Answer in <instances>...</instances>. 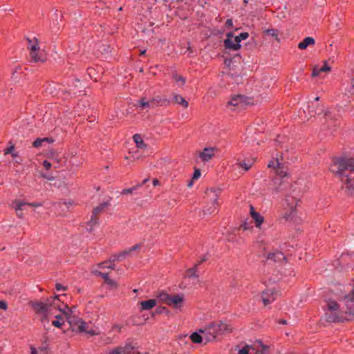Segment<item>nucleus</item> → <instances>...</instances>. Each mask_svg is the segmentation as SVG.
Listing matches in <instances>:
<instances>
[{"label": "nucleus", "mask_w": 354, "mask_h": 354, "mask_svg": "<svg viewBox=\"0 0 354 354\" xmlns=\"http://www.w3.org/2000/svg\"><path fill=\"white\" fill-rule=\"evenodd\" d=\"M218 149L216 147H205L198 153V158L203 162H209L214 156Z\"/></svg>", "instance_id": "12"}, {"label": "nucleus", "mask_w": 354, "mask_h": 354, "mask_svg": "<svg viewBox=\"0 0 354 354\" xmlns=\"http://www.w3.org/2000/svg\"><path fill=\"white\" fill-rule=\"evenodd\" d=\"M251 216L254 220L256 226L259 227L260 225L263 222V218L258 212H251Z\"/></svg>", "instance_id": "31"}, {"label": "nucleus", "mask_w": 354, "mask_h": 354, "mask_svg": "<svg viewBox=\"0 0 354 354\" xmlns=\"http://www.w3.org/2000/svg\"><path fill=\"white\" fill-rule=\"evenodd\" d=\"M53 142L54 140L49 138H37L33 142L32 145L35 148H39L43 146L44 143L45 142L51 143Z\"/></svg>", "instance_id": "23"}, {"label": "nucleus", "mask_w": 354, "mask_h": 354, "mask_svg": "<svg viewBox=\"0 0 354 354\" xmlns=\"http://www.w3.org/2000/svg\"><path fill=\"white\" fill-rule=\"evenodd\" d=\"M141 310H147L153 308L156 305V299L142 301L140 303Z\"/></svg>", "instance_id": "19"}, {"label": "nucleus", "mask_w": 354, "mask_h": 354, "mask_svg": "<svg viewBox=\"0 0 354 354\" xmlns=\"http://www.w3.org/2000/svg\"><path fill=\"white\" fill-rule=\"evenodd\" d=\"M14 151V145H10L9 147L6 149L4 150V154L7 155L8 153H12V152Z\"/></svg>", "instance_id": "45"}, {"label": "nucleus", "mask_w": 354, "mask_h": 354, "mask_svg": "<svg viewBox=\"0 0 354 354\" xmlns=\"http://www.w3.org/2000/svg\"><path fill=\"white\" fill-rule=\"evenodd\" d=\"M173 100L175 103L180 104L185 108L188 106L187 101H186L185 99L180 95L174 94Z\"/></svg>", "instance_id": "26"}, {"label": "nucleus", "mask_w": 354, "mask_h": 354, "mask_svg": "<svg viewBox=\"0 0 354 354\" xmlns=\"http://www.w3.org/2000/svg\"><path fill=\"white\" fill-rule=\"evenodd\" d=\"M201 176V171L199 169H196L194 173L193 179H198Z\"/></svg>", "instance_id": "48"}, {"label": "nucleus", "mask_w": 354, "mask_h": 354, "mask_svg": "<svg viewBox=\"0 0 354 354\" xmlns=\"http://www.w3.org/2000/svg\"><path fill=\"white\" fill-rule=\"evenodd\" d=\"M69 313H72V310L68 308V310H66V313H64L69 324L71 326L75 325V326H77V329L80 332L86 333V331L87 330L86 323L81 319H78L74 316H72L71 314H69Z\"/></svg>", "instance_id": "10"}, {"label": "nucleus", "mask_w": 354, "mask_h": 354, "mask_svg": "<svg viewBox=\"0 0 354 354\" xmlns=\"http://www.w3.org/2000/svg\"><path fill=\"white\" fill-rule=\"evenodd\" d=\"M64 315H55V318H56V320H54L52 322V324L57 327V328H60L63 324L64 323V317L66 318L65 314L63 313Z\"/></svg>", "instance_id": "27"}, {"label": "nucleus", "mask_w": 354, "mask_h": 354, "mask_svg": "<svg viewBox=\"0 0 354 354\" xmlns=\"http://www.w3.org/2000/svg\"><path fill=\"white\" fill-rule=\"evenodd\" d=\"M319 71L322 72H328L330 71V67L327 64L326 61H324V64L322 67L319 68Z\"/></svg>", "instance_id": "41"}, {"label": "nucleus", "mask_w": 354, "mask_h": 354, "mask_svg": "<svg viewBox=\"0 0 354 354\" xmlns=\"http://www.w3.org/2000/svg\"><path fill=\"white\" fill-rule=\"evenodd\" d=\"M190 339L194 343L200 344L205 342L204 336L201 335L197 333H194L190 335Z\"/></svg>", "instance_id": "28"}, {"label": "nucleus", "mask_w": 354, "mask_h": 354, "mask_svg": "<svg viewBox=\"0 0 354 354\" xmlns=\"http://www.w3.org/2000/svg\"><path fill=\"white\" fill-rule=\"evenodd\" d=\"M151 103H153L154 106H156V105L163 106V105L168 104L169 101H167L166 99L162 98L160 96H156L151 100Z\"/></svg>", "instance_id": "29"}, {"label": "nucleus", "mask_w": 354, "mask_h": 354, "mask_svg": "<svg viewBox=\"0 0 354 354\" xmlns=\"http://www.w3.org/2000/svg\"><path fill=\"white\" fill-rule=\"evenodd\" d=\"M136 190V187H132L129 189H124L122 191V194H132L134 191Z\"/></svg>", "instance_id": "42"}, {"label": "nucleus", "mask_w": 354, "mask_h": 354, "mask_svg": "<svg viewBox=\"0 0 354 354\" xmlns=\"http://www.w3.org/2000/svg\"><path fill=\"white\" fill-rule=\"evenodd\" d=\"M148 180H149L148 178L143 180V181L142 182V185H145V183H147V182H148Z\"/></svg>", "instance_id": "62"}, {"label": "nucleus", "mask_w": 354, "mask_h": 354, "mask_svg": "<svg viewBox=\"0 0 354 354\" xmlns=\"http://www.w3.org/2000/svg\"><path fill=\"white\" fill-rule=\"evenodd\" d=\"M55 288H56V290L57 291H60V290H67V287L66 286H62V284L60 283H56L55 285Z\"/></svg>", "instance_id": "44"}, {"label": "nucleus", "mask_w": 354, "mask_h": 354, "mask_svg": "<svg viewBox=\"0 0 354 354\" xmlns=\"http://www.w3.org/2000/svg\"><path fill=\"white\" fill-rule=\"evenodd\" d=\"M11 154H12V157H17V152L12 151Z\"/></svg>", "instance_id": "61"}, {"label": "nucleus", "mask_w": 354, "mask_h": 354, "mask_svg": "<svg viewBox=\"0 0 354 354\" xmlns=\"http://www.w3.org/2000/svg\"><path fill=\"white\" fill-rule=\"evenodd\" d=\"M97 273L99 275H100L104 279V281H106V279L109 278L108 276V273H106V272H103L102 271H99Z\"/></svg>", "instance_id": "49"}, {"label": "nucleus", "mask_w": 354, "mask_h": 354, "mask_svg": "<svg viewBox=\"0 0 354 354\" xmlns=\"http://www.w3.org/2000/svg\"><path fill=\"white\" fill-rule=\"evenodd\" d=\"M105 282L111 286H115V281L111 279L110 278L106 279V281Z\"/></svg>", "instance_id": "55"}, {"label": "nucleus", "mask_w": 354, "mask_h": 354, "mask_svg": "<svg viewBox=\"0 0 354 354\" xmlns=\"http://www.w3.org/2000/svg\"><path fill=\"white\" fill-rule=\"evenodd\" d=\"M251 212H256L254 207L252 206H250V213Z\"/></svg>", "instance_id": "63"}, {"label": "nucleus", "mask_w": 354, "mask_h": 354, "mask_svg": "<svg viewBox=\"0 0 354 354\" xmlns=\"http://www.w3.org/2000/svg\"><path fill=\"white\" fill-rule=\"evenodd\" d=\"M232 354H266L263 348L260 351L257 350L254 346L250 345H245L241 347L240 345L235 346L232 351Z\"/></svg>", "instance_id": "9"}, {"label": "nucleus", "mask_w": 354, "mask_h": 354, "mask_svg": "<svg viewBox=\"0 0 354 354\" xmlns=\"http://www.w3.org/2000/svg\"><path fill=\"white\" fill-rule=\"evenodd\" d=\"M133 346L131 344H127L124 346H118L109 351V354H131L133 351ZM137 354H140L137 353Z\"/></svg>", "instance_id": "15"}, {"label": "nucleus", "mask_w": 354, "mask_h": 354, "mask_svg": "<svg viewBox=\"0 0 354 354\" xmlns=\"http://www.w3.org/2000/svg\"><path fill=\"white\" fill-rule=\"evenodd\" d=\"M200 332L203 334L205 342L204 344L208 342L214 340L218 335L216 330V326L214 324H212L208 327L205 328V330H200Z\"/></svg>", "instance_id": "11"}, {"label": "nucleus", "mask_w": 354, "mask_h": 354, "mask_svg": "<svg viewBox=\"0 0 354 354\" xmlns=\"http://www.w3.org/2000/svg\"><path fill=\"white\" fill-rule=\"evenodd\" d=\"M7 303L5 301H0V308L3 310L7 309Z\"/></svg>", "instance_id": "50"}, {"label": "nucleus", "mask_w": 354, "mask_h": 354, "mask_svg": "<svg viewBox=\"0 0 354 354\" xmlns=\"http://www.w3.org/2000/svg\"><path fill=\"white\" fill-rule=\"evenodd\" d=\"M241 228H243L244 230H246L248 229L246 223H244V224L241 225Z\"/></svg>", "instance_id": "60"}, {"label": "nucleus", "mask_w": 354, "mask_h": 354, "mask_svg": "<svg viewBox=\"0 0 354 354\" xmlns=\"http://www.w3.org/2000/svg\"><path fill=\"white\" fill-rule=\"evenodd\" d=\"M59 301V296H55L53 299H48L46 303L35 301H31L30 305L35 313L41 316V321L44 322L49 321V317L54 314L55 310L66 313L68 306L64 305V308H62Z\"/></svg>", "instance_id": "3"}, {"label": "nucleus", "mask_w": 354, "mask_h": 354, "mask_svg": "<svg viewBox=\"0 0 354 354\" xmlns=\"http://www.w3.org/2000/svg\"><path fill=\"white\" fill-rule=\"evenodd\" d=\"M86 333L90 334L91 335H97L99 334V333L95 332L93 330H86Z\"/></svg>", "instance_id": "53"}, {"label": "nucleus", "mask_w": 354, "mask_h": 354, "mask_svg": "<svg viewBox=\"0 0 354 354\" xmlns=\"http://www.w3.org/2000/svg\"><path fill=\"white\" fill-rule=\"evenodd\" d=\"M30 353L31 354H39V350H37L35 347H30Z\"/></svg>", "instance_id": "54"}, {"label": "nucleus", "mask_w": 354, "mask_h": 354, "mask_svg": "<svg viewBox=\"0 0 354 354\" xmlns=\"http://www.w3.org/2000/svg\"><path fill=\"white\" fill-rule=\"evenodd\" d=\"M314 44L315 39L313 37H307L299 44L298 48L299 49H306L309 45Z\"/></svg>", "instance_id": "25"}, {"label": "nucleus", "mask_w": 354, "mask_h": 354, "mask_svg": "<svg viewBox=\"0 0 354 354\" xmlns=\"http://www.w3.org/2000/svg\"><path fill=\"white\" fill-rule=\"evenodd\" d=\"M350 92L354 95V85L353 86L352 90Z\"/></svg>", "instance_id": "64"}, {"label": "nucleus", "mask_w": 354, "mask_h": 354, "mask_svg": "<svg viewBox=\"0 0 354 354\" xmlns=\"http://www.w3.org/2000/svg\"><path fill=\"white\" fill-rule=\"evenodd\" d=\"M173 78L177 83H180V86L183 85L185 82V79L178 74H174Z\"/></svg>", "instance_id": "36"}, {"label": "nucleus", "mask_w": 354, "mask_h": 354, "mask_svg": "<svg viewBox=\"0 0 354 354\" xmlns=\"http://www.w3.org/2000/svg\"><path fill=\"white\" fill-rule=\"evenodd\" d=\"M47 351V346H41L39 348V352L40 353L45 354Z\"/></svg>", "instance_id": "52"}, {"label": "nucleus", "mask_w": 354, "mask_h": 354, "mask_svg": "<svg viewBox=\"0 0 354 354\" xmlns=\"http://www.w3.org/2000/svg\"><path fill=\"white\" fill-rule=\"evenodd\" d=\"M26 205H29L34 207H38L41 206V203H26Z\"/></svg>", "instance_id": "51"}, {"label": "nucleus", "mask_w": 354, "mask_h": 354, "mask_svg": "<svg viewBox=\"0 0 354 354\" xmlns=\"http://www.w3.org/2000/svg\"><path fill=\"white\" fill-rule=\"evenodd\" d=\"M225 46L226 48L237 50L241 48L240 44L234 41V37L231 32L227 34V39L224 41Z\"/></svg>", "instance_id": "16"}, {"label": "nucleus", "mask_w": 354, "mask_h": 354, "mask_svg": "<svg viewBox=\"0 0 354 354\" xmlns=\"http://www.w3.org/2000/svg\"><path fill=\"white\" fill-rule=\"evenodd\" d=\"M198 264H196L194 268H189L187 272V274L189 277H197L198 275L196 274V270H197Z\"/></svg>", "instance_id": "35"}, {"label": "nucleus", "mask_w": 354, "mask_h": 354, "mask_svg": "<svg viewBox=\"0 0 354 354\" xmlns=\"http://www.w3.org/2000/svg\"><path fill=\"white\" fill-rule=\"evenodd\" d=\"M109 205V202H104L101 203L100 205L97 206L93 209V214L94 216H97L100 212H102L106 207Z\"/></svg>", "instance_id": "30"}, {"label": "nucleus", "mask_w": 354, "mask_h": 354, "mask_svg": "<svg viewBox=\"0 0 354 354\" xmlns=\"http://www.w3.org/2000/svg\"><path fill=\"white\" fill-rule=\"evenodd\" d=\"M254 161H255L254 158H248V159H245L242 162H240L239 163V167L243 168L245 171H248L251 168V167L254 164Z\"/></svg>", "instance_id": "22"}, {"label": "nucleus", "mask_w": 354, "mask_h": 354, "mask_svg": "<svg viewBox=\"0 0 354 354\" xmlns=\"http://www.w3.org/2000/svg\"><path fill=\"white\" fill-rule=\"evenodd\" d=\"M170 297H171V296H170V295H168V294H167V293H161V294L160 295V296H159L160 299L162 301H163V302H165V304H168V302H169V299H170Z\"/></svg>", "instance_id": "38"}, {"label": "nucleus", "mask_w": 354, "mask_h": 354, "mask_svg": "<svg viewBox=\"0 0 354 354\" xmlns=\"http://www.w3.org/2000/svg\"><path fill=\"white\" fill-rule=\"evenodd\" d=\"M330 170L339 178L342 188L350 194L354 190V158H340L336 160Z\"/></svg>", "instance_id": "2"}, {"label": "nucleus", "mask_w": 354, "mask_h": 354, "mask_svg": "<svg viewBox=\"0 0 354 354\" xmlns=\"http://www.w3.org/2000/svg\"><path fill=\"white\" fill-rule=\"evenodd\" d=\"M43 166H44V167L46 169L48 170V169H50V167H51L52 165H51V163H50V162H48V160H44V161L43 162Z\"/></svg>", "instance_id": "47"}, {"label": "nucleus", "mask_w": 354, "mask_h": 354, "mask_svg": "<svg viewBox=\"0 0 354 354\" xmlns=\"http://www.w3.org/2000/svg\"><path fill=\"white\" fill-rule=\"evenodd\" d=\"M133 138L134 142L136 143L138 147L144 148L146 146L140 135L135 134Z\"/></svg>", "instance_id": "32"}, {"label": "nucleus", "mask_w": 354, "mask_h": 354, "mask_svg": "<svg viewBox=\"0 0 354 354\" xmlns=\"http://www.w3.org/2000/svg\"><path fill=\"white\" fill-rule=\"evenodd\" d=\"M278 292L273 288L267 289L261 292V299L265 306L273 302L278 296Z\"/></svg>", "instance_id": "13"}, {"label": "nucleus", "mask_w": 354, "mask_h": 354, "mask_svg": "<svg viewBox=\"0 0 354 354\" xmlns=\"http://www.w3.org/2000/svg\"><path fill=\"white\" fill-rule=\"evenodd\" d=\"M41 176L48 180H53L55 179V178L51 176V175H49V174H41Z\"/></svg>", "instance_id": "46"}, {"label": "nucleus", "mask_w": 354, "mask_h": 354, "mask_svg": "<svg viewBox=\"0 0 354 354\" xmlns=\"http://www.w3.org/2000/svg\"><path fill=\"white\" fill-rule=\"evenodd\" d=\"M97 223V218L96 216H94L93 214L91 215L90 221L88 222L87 224V230L92 231L93 227L96 225Z\"/></svg>", "instance_id": "33"}, {"label": "nucleus", "mask_w": 354, "mask_h": 354, "mask_svg": "<svg viewBox=\"0 0 354 354\" xmlns=\"http://www.w3.org/2000/svg\"><path fill=\"white\" fill-rule=\"evenodd\" d=\"M265 32L268 35H270V36H272V37H276L278 35V30H276V29H266L265 30Z\"/></svg>", "instance_id": "39"}, {"label": "nucleus", "mask_w": 354, "mask_h": 354, "mask_svg": "<svg viewBox=\"0 0 354 354\" xmlns=\"http://www.w3.org/2000/svg\"><path fill=\"white\" fill-rule=\"evenodd\" d=\"M278 323H279V324H283V325H286V324H287V321H286V319H279Z\"/></svg>", "instance_id": "57"}, {"label": "nucleus", "mask_w": 354, "mask_h": 354, "mask_svg": "<svg viewBox=\"0 0 354 354\" xmlns=\"http://www.w3.org/2000/svg\"><path fill=\"white\" fill-rule=\"evenodd\" d=\"M225 26L227 27H231L232 26V19H227L226 23H225Z\"/></svg>", "instance_id": "56"}, {"label": "nucleus", "mask_w": 354, "mask_h": 354, "mask_svg": "<svg viewBox=\"0 0 354 354\" xmlns=\"http://www.w3.org/2000/svg\"><path fill=\"white\" fill-rule=\"evenodd\" d=\"M24 205H26V203L21 201H15L13 202L12 207L15 209L17 215L20 218L23 216L22 210Z\"/></svg>", "instance_id": "21"}, {"label": "nucleus", "mask_w": 354, "mask_h": 354, "mask_svg": "<svg viewBox=\"0 0 354 354\" xmlns=\"http://www.w3.org/2000/svg\"><path fill=\"white\" fill-rule=\"evenodd\" d=\"M252 103V99L242 95H236L232 96L230 100L227 102V106L234 107L236 109H242L245 105Z\"/></svg>", "instance_id": "7"}, {"label": "nucleus", "mask_w": 354, "mask_h": 354, "mask_svg": "<svg viewBox=\"0 0 354 354\" xmlns=\"http://www.w3.org/2000/svg\"><path fill=\"white\" fill-rule=\"evenodd\" d=\"M340 305L335 301L329 300L327 306L328 311L325 314L326 322H341L354 318V288L352 292L339 299Z\"/></svg>", "instance_id": "1"}, {"label": "nucleus", "mask_w": 354, "mask_h": 354, "mask_svg": "<svg viewBox=\"0 0 354 354\" xmlns=\"http://www.w3.org/2000/svg\"><path fill=\"white\" fill-rule=\"evenodd\" d=\"M214 326H216V330L218 335L223 334L226 332H229L231 330V328L229 325L226 323H223L222 322L219 323H214Z\"/></svg>", "instance_id": "18"}, {"label": "nucleus", "mask_w": 354, "mask_h": 354, "mask_svg": "<svg viewBox=\"0 0 354 354\" xmlns=\"http://www.w3.org/2000/svg\"><path fill=\"white\" fill-rule=\"evenodd\" d=\"M292 192L295 195L292 196L290 194H286L284 203L283 204L285 210L283 216L287 220L292 217L293 213L296 209L298 202L299 201L298 198L299 191H297L296 189L294 188Z\"/></svg>", "instance_id": "4"}, {"label": "nucleus", "mask_w": 354, "mask_h": 354, "mask_svg": "<svg viewBox=\"0 0 354 354\" xmlns=\"http://www.w3.org/2000/svg\"><path fill=\"white\" fill-rule=\"evenodd\" d=\"M268 167L269 168L274 169L276 170V174L281 178L286 176L287 175V171L285 170L281 163L279 162L278 158L271 160L269 162Z\"/></svg>", "instance_id": "14"}, {"label": "nucleus", "mask_w": 354, "mask_h": 354, "mask_svg": "<svg viewBox=\"0 0 354 354\" xmlns=\"http://www.w3.org/2000/svg\"><path fill=\"white\" fill-rule=\"evenodd\" d=\"M159 183H159V180H158V179H154V180H153V185L154 186H157V185H159Z\"/></svg>", "instance_id": "59"}, {"label": "nucleus", "mask_w": 354, "mask_h": 354, "mask_svg": "<svg viewBox=\"0 0 354 354\" xmlns=\"http://www.w3.org/2000/svg\"><path fill=\"white\" fill-rule=\"evenodd\" d=\"M34 40L35 43L32 44V41L30 39H28V48L30 50V56L31 58L30 61L33 62H44L45 60L44 57L41 55L40 53L38 52L39 47L38 46L37 39L34 38Z\"/></svg>", "instance_id": "8"}, {"label": "nucleus", "mask_w": 354, "mask_h": 354, "mask_svg": "<svg viewBox=\"0 0 354 354\" xmlns=\"http://www.w3.org/2000/svg\"><path fill=\"white\" fill-rule=\"evenodd\" d=\"M100 340L104 344H110L113 342V339L110 337H101Z\"/></svg>", "instance_id": "40"}, {"label": "nucleus", "mask_w": 354, "mask_h": 354, "mask_svg": "<svg viewBox=\"0 0 354 354\" xmlns=\"http://www.w3.org/2000/svg\"><path fill=\"white\" fill-rule=\"evenodd\" d=\"M320 73H321V71H319V68L318 66H315L313 68L312 76L317 77L319 75Z\"/></svg>", "instance_id": "43"}, {"label": "nucleus", "mask_w": 354, "mask_h": 354, "mask_svg": "<svg viewBox=\"0 0 354 354\" xmlns=\"http://www.w3.org/2000/svg\"><path fill=\"white\" fill-rule=\"evenodd\" d=\"M121 329V327L119 325H115L113 326V330H118L120 331Z\"/></svg>", "instance_id": "58"}, {"label": "nucleus", "mask_w": 354, "mask_h": 354, "mask_svg": "<svg viewBox=\"0 0 354 354\" xmlns=\"http://www.w3.org/2000/svg\"><path fill=\"white\" fill-rule=\"evenodd\" d=\"M285 259V255L281 252L269 253L268 256V259L272 260L274 262H281L283 261Z\"/></svg>", "instance_id": "20"}, {"label": "nucleus", "mask_w": 354, "mask_h": 354, "mask_svg": "<svg viewBox=\"0 0 354 354\" xmlns=\"http://www.w3.org/2000/svg\"><path fill=\"white\" fill-rule=\"evenodd\" d=\"M315 113L317 115L324 114V115H327L328 113V111L325 110L323 106H319L315 111Z\"/></svg>", "instance_id": "37"}, {"label": "nucleus", "mask_w": 354, "mask_h": 354, "mask_svg": "<svg viewBox=\"0 0 354 354\" xmlns=\"http://www.w3.org/2000/svg\"><path fill=\"white\" fill-rule=\"evenodd\" d=\"M221 194L220 189H216L214 188L208 189L206 192L207 197L213 201L212 205L209 207L205 208L203 211L205 214H212L216 212L218 206L217 203V198Z\"/></svg>", "instance_id": "6"}, {"label": "nucleus", "mask_w": 354, "mask_h": 354, "mask_svg": "<svg viewBox=\"0 0 354 354\" xmlns=\"http://www.w3.org/2000/svg\"><path fill=\"white\" fill-rule=\"evenodd\" d=\"M183 302V297L178 295H175L174 296L170 297L167 305H169L175 308H178L181 306Z\"/></svg>", "instance_id": "17"}, {"label": "nucleus", "mask_w": 354, "mask_h": 354, "mask_svg": "<svg viewBox=\"0 0 354 354\" xmlns=\"http://www.w3.org/2000/svg\"><path fill=\"white\" fill-rule=\"evenodd\" d=\"M136 106L138 107L142 108V109H150V108H153L154 106L153 104L151 103V100H150V101L146 100V99H145V98L140 100L138 102Z\"/></svg>", "instance_id": "24"}, {"label": "nucleus", "mask_w": 354, "mask_h": 354, "mask_svg": "<svg viewBox=\"0 0 354 354\" xmlns=\"http://www.w3.org/2000/svg\"><path fill=\"white\" fill-rule=\"evenodd\" d=\"M249 37V34L248 32H241L239 34V35L236 36L234 37V41L238 42L240 44V42L242 40L246 39Z\"/></svg>", "instance_id": "34"}, {"label": "nucleus", "mask_w": 354, "mask_h": 354, "mask_svg": "<svg viewBox=\"0 0 354 354\" xmlns=\"http://www.w3.org/2000/svg\"><path fill=\"white\" fill-rule=\"evenodd\" d=\"M139 248H140V245L136 244L128 250H124L118 254H114V255L111 256L109 261L101 263L100 264H99V266L102 269L108 268V269L113 270L115 268V266H114L115 261H122L131 252L137 250Z\"/></svg>", "instance_id": "5"}]
</instances>
